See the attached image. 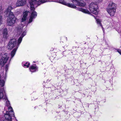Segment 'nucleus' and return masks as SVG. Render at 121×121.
<instances>
[{"instance_id":"nucleus-1","label":"nucleus","mask_w":121,"mask_h":121,"mask_svg":"<svg viewBox=\"0 0 121 121\" xmlns=\"http://www.w3.org/2000/svg\"><path fill=\"white\" fill-rule=\"evenodd\" d=\"M35 8L34 9L31 10V15L30 16L29 21L27 22L26 17L28 16L29 11H26L23 13V17L22 19L21 24L22 25V26H19L17 27V33H20V32H21L22 31V28L24 25H26L27 24L31 22L33 20V19L36 17L37 15V13L34 11Z\"/></svg>"},{"instance_id":"nucleus-2","label":"nucleus","mask_w":121,"mask_h":121,"mask_svg":"<svg viewBox=\"0 0 121 121\" xmlns=\"http://www.w3.org/2000/svg\"><path fill=\"white\" fill-rule=\"evenodd\" d=\"M19 44L18 42L17 43H16V40L14 39H12L9 42L8 46H7V48L9 49H11L14 47H15V48L11 52L10 54L11 58L13 57L15 55Z\"/></svg>"},{"instance_id":"nucleus-3","label":"nucleus","mask_w":121,"mask_h":121,"mask_svg":"<svg viewBox=\"0 0 121 121\" xmlns=\"http://www.w3.org/2000/svg\"><path fill=\"white\" fill-rule=\"evenodd\" d=\"M50 0H30L29 3L31 10L35 9L34 6L35 5H39L41 3H44L47 1H49Z\"/></svg>"},{"instance_id":"nucleus-4","label":"nucleus","mask_w":121,"mask_h":121,"mask_svg":"<svg viewBox=\"0 0 121 121\" xmlns=\"http://www.w3.org/2000/svg\"><path fill=\"white\" fill-rule=\"evenodd\" d=\"M8 111H6L4 116L5 119L8 121H12L11 117H14V113L12 108L10 106L8 107Z\"/></svg>"},{"instance_id":"nucleus-5","label":"nucleus","mask_w":121,"mask_h":121,"mask_svg":"<svg viewBox=\"0 0 121 121\" xmlns=\"http://www.w3.org/2000/svg\"><path fill=\"white\" fill-rule=\"evenodd\" d=\"M16 20V18L12 12H10L9 14L7 21V24L10 26L14 24Z\"/></svg>"},{"instance_id":"nucleus-6","label":"nucleus","mask_w":121,"mask_h":121,"mask_svg":"<svg viewBox=\"0 0 121 121\" xmlns=\"http://www.w3.org/2000/svg\"><path fill=\"white\" fill-rule=\"evenodd\" d=\"M89 9L91 12L95 15L98 13L97 5L94 3H91L89 6Z\"/></svg>"},{"instance_id":"nucleus-7","label":"nucleus","mask_w":121,"mask_h":121,"mask_svg":"<svg viewBox=\"0 0 121 121\" xmlns=\"http://www.w3.org/2000/svg\"><path fill=\"white\" fill-rule=\"evenodd\" d=\"M9 58L8 54L7 53H5L2 55L0 60V64L2 66H3Z\"/></svg>"},{"instance_id":"nucleus-8","label":"nucleus","mask_w":121,"mask_h":121,"mask_svg":"<svg viewBox=\"0 0 121 121\" xmlns=\"http://www.w3.org/2000/svg\"><path fill=\"white\" fill-rule=\"evenodd\" d=\"M72 2L76 5L80 6H85L86 5L85 2L80 0H72Z\"/></svg>"},{"instance_id":"nucleus-9","label":"nucleus","mask_w":121,"mask_h":121,"mask_svg":"<svg viewBox=\"0 0 121 121\" xmlns=\"http://www.w3.org/2000/svg\"><path fill=\"white\" fill-rule=\"evenodd\" d=\"M7 99V97L3 87H1L0 89V99Z\"/></svg>"},{"instance_id":"nucleus-10","label":"nucleus","mask_w":121,"mask_h":121,"mask_svg":"<svg viewBox=\"0 0 121 121\" xmlns=\"http://www.w3.org/2000/svg\"><path fill=\"white\" fill-rule=\"evenodd\" d=\"M26 0H18L17 3L16 5L18 6H22L26 3Z\"/></svg>"},{"instance_id":"nucleus-11","label":"nucleus","mask_w":121,"mask_h":121,"mask_svg":"<svg viewBox=\"0 0 121 121\" xmlns=\"http://www.w3.org/2000/svg\"><path fill=\"white\" fill-rule=\"evenodd\" d=\"M116 9L107 8V11L111 17L114 16L116 12Z\"/></svg>"},{"instance_id":"nucleus-12","label":"nucleus","mask_w":121,"mask_h":121,"mask_svg":"<svg viewBox=\"0 0 121 121\" xmlns=\"http://www.w3.org/2000/svg\"><path fill=\"white\" fill-rule=\"evenodd\" d=\"M60 3L64 5L73 8H76V7L74 4H70V3H67L65 2L64 1H60Z\"/></svg>"},{"instance_id":"nucleus-13","label":"nucleus","mask_w":121,"mask_h":121,"mask_svg":"<svg viewBox=\"0 0 121 121\" xmlns=\"http://www.w3.org/2000/svg\"><path fill=\"white\" fill-rule=\"evenodd\" d=\"M107 8L116 9V4L113 2H111L109 3Z\"/></svg>"},{"instance_id":"nucleus-14","label":"nucleus","mask_w":121,"mask_h":121,"mask_svg":"<svg viewBox=\"0 0 121 121\" xmlns=\"http://www.w3.org/2000/svg\"><path fill=\"white\" fill-rule=\"evenodd\" d=\"M3 37L6 39L8 37V35L7 32V30L6 28H5L3 30Z\"/></svg>"},{"instance_id":"nucleus-15","label":"nucleus","mask_w":121,"mask_h":121,"mask_svg":"<svg viewBox=\"0 0 121 121\" xmlns=\"http://www.w3.org/2000/svg\"><path fill=\"white\" fill-rule=\"evenodd\" d=\"M30 70L31 72H34L38 70L36 66H31L30 68Z\"/></svg>"},{"instance_id":"nucleus-16","label":"nucleus","mask_w":121,"mask_h":121,"mask_svg":"<svg viewBox=\"0 0 121 121\" xmlns=\"http://www.w3.org/2000/svg\"><path fill=\"white\" fill-rule=\"evenodd\" d=\"M26 31L23 32L22 33L21 36L18 40V42L19 44H20L22 40V38L26 35Z\"/></svg>"},{"instance_id":"nucleus-17","label":"nucleus","mask_w":121,"mask_h":121,"mask_svg":"<svg viewBox=\"0 0 121 121\" xmlns=\"http://www.w3.org/2000/svg\"><path fill=\"white\" fill-rule=\"evenodd\" d=\"M78 10L81 11L84 13L88 14L90 13V12L86 9H83L82 8H78Z\"/></svg>"},{"instance_id":"nucleus-18","label":"nucleus","mask_w":121,"mask_h":121,"mask_svg":"<svg viewBox=\"0 0 121 121\" xmlns=\"http://www.w3.org/2000/svg\"><path fill=\"white\" fill-rule=\"evenodd\" d=\"M22 66L25 68H28L30 65V64L29 62H26L24 64V62L22 63Z\"/></svg>"},{"instance_id":"nucleus-19","label":"nucleus","mask_w":121,"mask_h":121,"mask_svg":"<svg viewBox=\"0 0 121 121\" xmlns=\"http://www.w3.org/2000/svg\"><path fill=\"white\" fill-rule=\"evenodd\" d=\"M97 23L98 25L100 26H101L104 32L103 29V27L102 26L101 24V21L99 19H97L96 20Z\"/></svg>"},{"instance_id":"nucleus-20","label":"nucleus","mask_w":121,"mask_h":121,"mask_svg":"<svg viewBox=\"0 0 121 121\" xmlns=\"http://www.w3.org/2000/svg\"><path fill=\"white\" fill-rule=\"evenodd\" d=\"M13 9V8L12 7L9 5L6 10V12L7 13H9V14L10 12H11V10Z\"/></svg>"},{"instance_id":"nucleus-21","label":"nucleus","mask_w":121,"mask_h":121,"mask_svg":"<svg viewBox=\"0 0 121 121\" xmlns=\"http://www.w3.org/2000/svg\"><path fill=\"white\" fill-rule=\"evenodd\" d=\"M2 13L3 10L2 9L1 7V6H0V14H1ZM2 22V17L0 15V25L1 24Z\"/></svg>"},{"instance_id":"nucleus-22","label":"nucleus","mask_w":121,"mask_h":121,"mask_svg":"<svg viewBox=\"0 0 121 121\" xmlns=\"http://www.w3.org/2000/svg\"><path fill=\"white\" fill-rule=\"evenodd\" d=\"M4 81L2 79H0V85L2 87H3L4 86Z\"/></svg>"},{"instance_id":"nucleus-23","label":"nucleus","mask_w":121,"mask_h":121,"mask_svg":"<svg viewBox=\"0 0 121 121\" xmlns=\"http://www.w3.org/2000/svg\"><path fill=\"white\" fill-rule=\"evenodd\" d=\"M11 7H12L13 9L17 7H18L17 6L16 4V5H15V4L14 3H12L10 5Z\"/></svg>"},{"instance_id":"nucleus-24","label":"nucleus","mask_w":121,"mask_h":121,"mask_svg":"<svg viewBox=\"0 0 121 121\" xmlns=\"http://www.w3.org/2000/svg\"><path fill=\"white\" fill-rule=\"evenodd\" d=\"M6 100V105L8 107L10 106V104L9 103V101L7 100V98L6 99H5Z\"/></svg>"},{"instance_id":"nucleus-25","label":"nucleus","mask_w":121,"mask_h":121,"mask_svg":"<svg viewBox=\"0 0 121 121\" xmlns=\"http://www.w3.org/2000/svg\"><path fill=\"white\" fill-rule=\"evenodd\" d=\"M5 121H4L3 120V118H2L0 116V121H8L6 119H5Z\"/></svg>"},{"instance_id":"nucleus-26","label":"nucleus","mask_w":121,"mask_h":121,"mask_svg":"<svg viewBox=\"0 0 121 121\" xmlns=\"http://www.w3.org/2000/svg\"><path fill=\"white\" fill-rule=\"evenodd\" d=\"M8 65H6V66H5V69L6 70V71L7 70H8Z\"/></svg>"},{"instance_id":"nucleus-27","label":"nucleus","mask_w":121,"mask_h":121,"mask_svg":"<svg viewBox=\"0 0 121 121\" xmlns=\"http://www.w3.org/2000/svg\"><path fill=\"white\" fill-rule=\"evenodd\" d=\"M117 51L121 55V50L118 49L117 50Z\"/></svg>"}]
</instances>
